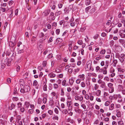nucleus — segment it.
Instances as JSON below:
<instances>
[{
  "instance_id": "16",
  "label": "nucleus",
  "mask_w": 125,
  "mask_h": 125,
  "mask_svg": "<svg viewBox=\"0 0 125 125\" xmlns=\"http://www.w3.org/2000/svg\"><path fill=\"white\" fill-rule=\"evenodd\" d=\"M75 111L76 112L80 113L81 112V110L79 109V107L75 108Z\"/></svg>"
},
{
  "instance_id": "38",
  "label": "nucleus",
  "mask_w": 125,
  "mask_h": 125,
  "mask_svg": "<svg viewBox=\"0 0 125 125\" xmlns=\"http://www.w3.org/2000/svg\"><path fill=\"white\" fill-rule=\"evenodd\" d=\"M104 80L109 81L110 80V79L107 77H105L104 78Z\"/></svg>"
},
{
  "instance_id": "19",
  "label": "nucleus",
  "mask_w": 125,
  "mask_h": 125,
  "mask_svg": "<svg viewBox=\"0 0 125 125\" xmlns=\"http://www.w3.org/2000/svg\"><path fill=\"white\" fill-rule=\"evenodd\" d=\"M109 93H112L114 91V88L113 87L110 88L109 89Z\"/></svg>"
},
{
  "instance_id": "46",
  "label": "nucleus",
  "mask_w": 125,
  "mask_h": 125,
  "mask_svg": "<svg viewBox=\"0 0 125 125\" xmlns=\"http://www.w3.org/2000/svg\"><path fill=\"white\" fill-rule=\"evenodd\" d=\"M21 82L22 83H20V86L21 88H22L23 86V84H24V81L23 80H22V81H21Z\"/></svg>"
},
{
  "instance_id": "27",
  "label": "nucleus",
  "mask_w": 125,
  "mask_h": 125,
  "mask_svg": "<svg viewBox=\"0 0 125 125\" xmlns=\"http://www.w3.org/2000/svg\"><path fill=\"white\" fill-rule=\"evenodd\" d=\"M62 12L61 11H59L56 12L55 13V15L57 16H58L62 13Z\"/></svg>"
},
{
  "instance_id": "59",
  "label": "nucleus",
  "mask_w": 125,
  "mask_h": 125,
  "mask_svg": "<svg viewBox=\"0 0 125 125\" xmlns=\"http://www.w3.org/2000/svg\"><path fill=\"white\" fill-rule=\"evenodd\" d=\"M20 92H21L22 93H24L26 92H25V91L24 90V88L22 89V88H21V90H20Z\"/></svg>"
},
{
  "instance_id": "48",
  "label": "nucleus",
  "mask_w": 125,
  "mask_h": 125,
  "mask_svg": "<svg viewBox=\"0 0 125 125\" xmlns=\"http://www.w3.org/2000/svg\"><path fill=\"white\" fill-rule=\"evenodd\" d=\"M81 82V79H78L76 80V83H77L79 84Z\"/></svg>"
},
{
  "instance_id": "31",
  "label": "nucleus",
  "mask_w": 125,
  "mask_h": 125,
  "mask_svg": "<svg viewBox=\"0 0 125 125\" xmlns=\"http://www.w3.org/2000/svg\"><path fill=\"white\" fill-rule=\"evenodd\" d=\"M107 85L108 87L110 88L113 87L112 86L113 85V84L111 83H108Z\"/></svg>"
},
{
  "instance_id": "61",
  "label": "nucleus",
  "mask_w": 125,
  "mask_h": 125,
  "mask_svg": "<svg viewBox=\"0 0 125 125\" xmlns=\"http://www.w3.org/2000/svg\"><path fill=\"white\" fill-rule=\"evenodd\" d=\"M18 107H21L22 105V104L21 102H19L17 104Z\"/></svg>"
},
{
  "instance_id": "32",
  "label": "nucleus",
  "mask_w": 125,
  "mask_h": 125,
  "mask_svg": "<svg viewBox=\"0 0 125 125\" xmlns=\"http://www.w3.org/2000/svg\"><path fill=\"white\" fill-rule=\"evenodd\" d=\"M36 38L35 37L33 36L31 40L32 42H35V41H36Z\"/></svg>"
},
{
  "instance_id": "9",
  "label": "nucleus",
  "mask_w": 125,
  "mask_h": 125,
  "mask_svg": "<svg viewBox=\"0 0 125 125\" xmlns=\"http://www.w3.org/2000/svg\"><path fill=\"white\" fill-rule=\"evenodd\" d=\"M116 57L118 58L120 61L121 63H123L125 60L124 59H123L119 56H118V57L117 56Z\"/></svg>"
},
{
  "instance_id": "2",
  "label": "nucleus",
  "mask_w": 125,
  "mask_h": 125,
  "mask_svg": "<svg viewBox=\"0 0 125 125\" xmlns=\"http://www.w3.org/2000/svg\"><path fill=\"white\" fill-rule=\"evenodd\" d=\"M67 104L68 106L69 107V110H72V106H71L72 104V102L71 101H68L67 102Z\"/></svg>"
},
{
  "instance_id": "54",
  "label": "nucleus",
  "mask_w": 125,
  "mask_h": 125,
  "mask_svg": "<svg viewBox=\"0 0 125 125\" xmlns=\"http://www.w3.org/2000/svg\"><path fill=\"white\" fill-rule=\"evenodd\" d=\"M7 81L8 83H10L11 82V79L10 78H8L7 79Z\"/></svg>"
},
{
  "instance_id": "41",
  "label": "nucleus",
  "mask_w": 125,
  "mask_h": 125,
  "mask_svg": "<svg viewBox=\"0 0 125 125\" xmlns=\"http://www.w3.org/2000/svg\"><path fill=\"white\" fill-rule=\"evenodd\" d=\"M91 8V7L90 6H89L87 7L85 9L86 12H87L88 10Z\"/></svg>"
},
{
  "instance_id": "50",
  "label": "nucleus",
  "mask_w": 125,
  "mask_h": 125,
  "mask_svg": "<svg viewBox=\"0 0 125 125\" xmlns=\"http://www.w3.org/2000/svg\"><path fill=\"white\" fill-rule=\"evenodd\" d=\"M68 24V22L67 21L64 22L63 23V25L64 26H67Z\"/></svg>"
},
{
  "instance_id": "55",
  "label": "nucleus",
  "mask_w": 125,
  "mask_h": 125,
  "mask_svg": "<svg viewBox=\"0 0 125 125\" xmlns=\"http://www.w3.org/2000/svg\"><path fill=\"white\" fill-rule=\"evenodd\" d=\"M115 105L116 106V108H121V105L119 104H116Z\"/></svg>"
},
{
  "instance_id": "4",
  "label": "nucleus",
  "mask_w": 125,
  "mask_h": 125,
  "mask_svg": "<svg viewBox=\"0 0 125 125\" xmlns=\"http://www.w3.org/2000/svg\"><path fill=\"white\" fill-rule=\"evenodd\" d=\"M115 70L113 68H111L110 70V72L112 73L110 75V76L111 77H113L115 75V73H114Z\"/></svg>"
},
{
  "instance_id": "64",
  "label": "nucleus",
  "mask_w": 125,
  "mask_h": 125,
  "mask_svg": "<svg viewBox=\"0 0 125 125\" xmlns=\"http://www.w3.org/2000/svg\"><path fill=\"white\" fill-rule=\"evenodd\" d=\"M100 67L99 66H98L96 67V70L97 72L99 70H100Z\"/></svg>"
},
{
  "instance_id": "17",
  "label": "nucleus",
  "mask_w": 125,
  "mask_h": 125,
  "mask_svg": "<svg viewBox=\"0 0 125 125\" xmlns=\"http://www.w3.org/2000/svg\"><path fill=\"white\" fill-rule=\"evenodd\" d=\"M118 70L119 72H120L121 73H124L125 71L124 69H122L121 68H118Z\"/></svg>"
},
{
  "instance_id": "53",
  "label": "nucleus",
  "mask_w": 125,
  "mask_h": 125,
  "mask_svg": "<svg viewBox=\"0 0 125 125\" xmlns=\"http://www.w3.org/2000/svg\"><path fill=\"white\" fill-rule=\"evenodd\" d=\"M47 86L46 85H45L43 87V90L44 91H47Z\"/></svg>"
},
{
  "instance_id": "20",
  "label": "nucleus",
  "mask_w": 125,
  "mask_h": 125,
  "mask_svg": "<svg viewBox=\"0 0 125 125\" xmlns=\"http://www.w3.org/2000/svg\"><path fill=\"white\" fill-rule=\"evenodd\" d=\"M15 107V105L13 104H12L10 107V106L9 107V109L10 110H12L13 108Z\"/></svg>"
},
{
  "instance_id": "58",
  "label": "nucleus",
  "mask_w": 125,
  "mask_h": 125,
  "mask_svg": "<svg viewBox=\"0 0 125 125\" xmlns=\"http://www.w3.org/2000/svg\"><path fill=\"white\" fill-rule=\"evenodd\" d=\"M38 69L40 71H41L43 69L42 67L40 66L38 67Z\"/></svg>"
},
{
  "instance_id": "14",
  "label": "nucleus",
  "mask_w": 125,
  "mask_h": 125,
  "mask_svg": "<svg viewBox=\"0 0 125 125\" xmlns=\"http://www.w3.org/2000/svg\"><path fill=\"white\" fill-rule=\"evenodd\" d=\"M101 91L100 90H98L96 92L95 94L97 96H99L101 94Z\"/></svg>"
},
{
  "instance_id": "52",
  "label": "nucleus",
  "mask_w": 125,
  "mask_h": 125,
  "mask_svg": "<svg viewBox=\"0 0 125 125\" xmlns=\"http://www.w3.org/2000/svg\"><path fill=\"white\" fill-rule=\"evenodd\" d=\"M55 71L56 73H59L61 71V70L59 69H56L55 70Z\"/></svg>"
},
{
  "instance_id": "47",
  "label": "nucleus",
  "mask_w": 125,
  "mask_h": 125,
  "mask_svg": "<svg viewBox=\"0 0 125 125\" xmlns=\"http://www.w3.org/2000/svg\"><path fill=\"white\" fill-rule=\"evenodd\" d=\"M95 10V9L94 8H93L92 9L90 10V12L91 13H94Z\"/></svg>"
},
{
  "instance_id": "40",
  "label": "nucleus",
  "mask_w": 125,
  "mask_h": 125,
  "mask_svg": "<svg viewBox=\"0 0 125 125\" xmlns=\"http://www.w3.org/2000/svg\"><path fill=\"white\" fill-rule=\"evenodd\" d=\"M58 87V86L57 84L54 83L53 84V87L55 89L57 88Z\"/></svg>"
},
{
  "instance_id": "25",
  "label": "nucleus",
  "mask_w": 125,
  "mask_h": 125,
  "mask_svg": "<svg viewBox=\"0 0 125 125\" xmlns=\"http://www.w3.org/2000/svg\"><path fill=\"white\" fill-rule=\"evenodd\" d=\"M12 100L13 101H17L19 100V98L17 97H13L12 98Z\"/></svg>"
},
{
  "instance_id": "56",
  "label": "nucleus",
  "mask_w": 125,
  "mask_h": 125,
  "mask_svg": "<svg viewBox=\"0 0 125 125\" xmlns=\"http://www.w3.org/2000/svg\"><path fill=\"white\" fill-rule=\"evenodd\" d=\"M118 76H119L120 78L122 79H123L124 77V76L123 75H119Z\"/></svg>"
},
{
  "instance_id": "62",
  "label": "nucleus",
  "mask_w": 125,
  "mask_h": 125,
  "mask_svg": "<svg viewBox=\"0 0 125 125\" xmlns=\"http://www.w3.org/2000/svg\"><path fill=\"white\" fill-rule=\"evenodd\" d=\"M61 81H62L61 80L59 79L57 80V82L58 84H60L61 83Z\"/></svg>"
},
{
  "instance_id": "5",
  "label": "nucleus",
  "mask_w": 125,
  "mask_h": 125,
  "mask_svg": "<svg viewBox=\"0 0 125 125\" xmlns=\"http://www.w3.org/2000/svg\"><path fill=\"white\" fill-rule=\"evenodd\" d=\"M74 21L73 18L71 19V20L70 21V25L71 26H74L75 24V22L74 21Z\"/></svg>"
},
{
  "instance_id": "43",
  "label": "nucleus",
  "mask_w": 125,
  "mask_h": 125,
  "mask_svg": "<svg viewBox=\"0 0 125 125\" xmlns=\"http://www.w3.org/2000/svg\"><path fill=\"white\" fill-rule=\"evenodd\" d=\"M29 103L26 102L25 103V105L26 106V107H28L29 106Z\"/></svg>"
},
{
  "instance_id": "60",
  "label": "nucleus",
  "mask_w": 125,
  "mask_h": 125,
  "mask_svg": "<svg viewBox=\"0 0 125 125\" xmlns=\"http://www.w3.org/2000/svg\"><path fill=\"white\" fill-rule=\"evenodd\" d=\"M52 37H50V39L48 41V42L50 43V42H52Z\"/></svg>"
},
{
  "instance_id": "18",
  "label": "nucleus",
  "mask_w": 125,
  "mask_h": 125,
  "mask_svg": "<svg viewBox=\"0 0 125 125\" xmlns=\"http://www.w3.org/2000/svg\"><path fill=\"white\" fill-rule=\"evenodd\" d=\"M100 87L102 88H104L105 87V84L104 82H103V83L101 84Z\"/></svg>"
},
{
  "instance_id": "51",
  "label": "nucleus",
  "mask_w": 125,
  "mask_h": 125,
  "mask_svg": "<svg viewBox=\"0 0 125 125\" xmlns=\"http://www.w3.org/2000/svg\"><path fill=\"white\" fill-rule=\"evenodd\" d=\"M47 62L46 61H44L42 63V65L43 67L45 66Z\"/></svg>"
},
{
  "instance_id": "23",
  "label": "nucleus",
  "mask_w": 125,
  "mask_h": 125,
  "mask_svg": "<svg viewBox=\"0 0 125 125\" xmlns=\"http://www.w3.org/2000/svg\"><path fill=\"white\" fill-rule=\"evenodd\" d=\"M64 94V93L63 91V90L62 88H61V95L62 96H63Z\"/></svg>"
},
{
  "instance_id": "42",
  "label": "nucleus",
  "mask_w": 125,
  "mask_h": 125,
  "mask_svg": "<svg viewBox=\"0 0 125 125\" xmlns=\"http://www.w3.org/2000/svg\"><path fill=\"white\" fill-rule=\"evenodd\" d=\"M60 30L59 29H57L56 30V34L57 35L59 34L60 32Z\"/></svg>"
},
{
  "instance_id": "11",
  "label": "nucleus",
  "mask_w": 125,
  "mask_h": 125,
  "mask_svg": "<svg viewBox=\"0 0 125 125\" xmlns=\"http://www.w3.org/2000/svg\"><path fill=\"white\" fill-rule=\"evenodd\" d=\"M84 101H83L82 102H81V104L82 103L81 105V106L83 108V109L85 110L86 109V105L85 104H83V102H84Z\"/></svg>"
},
{
  "instance_id": "34",
  "label": "nucleus",
  "mask_w": 125,
  "mask_h": 125,
  "mask_svg": "<svg viewBox=\"0 0 125 125\" xmlns=\"http://www.w3.org/2000/svg\"><path fill=\"white\" fill-rule=\"evenodd\" d=\"M47 100V99L46 98L44 97L42 99V101L43 103H44V104H45L46 103Z\"/></svg>"
},
{
  "instance_id": "8",
  "label": "nucleus",
  "mask_w": 125,
  "mask_h": 125,
  "mask_svg": "<svg viewBox=\"0 0 125 125\" xmlns=\"http://www.w3.org/2000/svg\"><path fill=\"white\" fill-rule=\"evenodd\" d=\"M118 62L117 60H114L113 62V66L114 67H116V65Z\"/></svg>"
},
{
  "instance_id": "44",
  "label": "nucleus",
  "mask_w": 125,
  "mask_h": 125,
  "mask_svg": "<svg viewBox=\"0 0 125 125\" xmlns=\"http://www.w3.org/2000/svg\"><path fill=\"white\" fill-rule=\"evenodd\" d=\"M74 81L72 79H70L69 80V83L71 84H72L73 83Z\"/></svg>"
},
{
  "instance_id": "45",
  "label": "nucleus",
  "mask_w": 125,
  "mask_h": 125,
  "mask_svg": "<svg viewBox=\"0 0 125 125\" xmlns=\"http://www.w3.org/2000/svg\"><path fill=\"white\" fill-rule=\"evenodd\" d=\"M42 102V99L40 98H39L38 101V103L39 104H40Z\"/></svg>"
},
{
  "instance_id": "26",
  "label": "nucleus",
  "mask_w": 125,
  "mask_h": 125,
  "mask_svg": "<svg viewBox=\"0 0 125 125\" xmlns=\"http://www.w3.org/2000/svg\"><path fill=\"white\" fill-rule=\"evenodd\" d=\"M110 104V102L109 101H107L104 104V105L106 106H108Z\"/></svg>"
},
{
  "instance_id": "36",
  "label": "nucleus",
  "mask_w": 125,
  "mask_h": 125,
  "mask_svg": "<svg viewBox=\"0 0 125 125\" xmlns=\"http://www.w3.org/2000/svg\"><path fill=\"white\" fill-rule=\"evenodd\" d=\"M99 36V35L98 34H96L93 37L96 40L98 38V36Z\"/></svg>"
},
{
  "instance_id": "28",
  "label": "nucleus",
  "mask_w": 125,
  "mask_h": 125,
  "mask_svg": "<svg viewBox=\"0 0 125 125\" xmlns=\"http://www.w3.org/2000/svg\"><path fill=\"white\" fill-rule=\"evenodd\" d=\"M38 84V82L36 80H34L33 83V86H35Z\"/></svg>"
},
{
  "instance_id": "3",
  "label": "nucleus",
  "mask_w": 125,
  "mask_h": 125,
  "mask_svg": "<svg viewBox=\"0 0 125 125\" xmlns=\"http://www.w3.org/2000/svg\"><path fill=\"white\" fill-rule=\"evenodd\" d=\"M24 88L26 92H28L30 90V89L29 86L28 85H25L24 87Z\"/></svg>"
},
{
  "instance_id": "49",
  "label": "nucleus",
  "mask_w": 125,
  "mask_h": 125,
  "mask_svg": "<svg viewBox=\"0 0 125 125\" xmlns=\"http://www.w3.org/2000/svg\"><path fill=\"white\" fill-rule=\"evenodd\" d=\"M66 82V81L65 80H64L62 82V85L64 86H66V85H65V83Z\"/></svg>"
},
{
  "instance_id": "13",
  "label": "nucleus",
  "mask_w": 125,
  "mask_h": 125,
  "mask_svg": "<svg viewBox=\"0 0 125 125\" xmlns=\"http://www.w3.org/2000/svg\"><path fill=\"white\" fill-rule=\"evenodd\" d=\"M114 104H112L110 105L109 107V110H112L114 108Z\"/></svg>"
},
{
  "instance_id": "63",
  "label": "nucleus",
  "mask_w": 125,
  "mask_h": 125,
  "mask_svg": "<svg viewBox=\"0 0 125 125\" xmlns=\"http://www.w3.org/2000/svg\"><path fill=\"white\" fill-rule=\"evenodd\" d=\"M123 95H125V89H123L121 91Z\"/></svg>"
},
{
  "instance_id": "1",
  "label": "nucleus",
  "mask_w": 125,
  "mask_h": 125,
  "mask_svg": "<svg viewBox=\"0 0 125 125\" xmlns=\"http://www.w3.org/2000/svg\"><path fill=\"white\" fill-rule=\"evenodd\" d=\"M75 99L76 100H78L80 101H81L83 99V97L81 95L80 96H75Z\"/></svg>"
},
{
  "instance_id": "57",
  "label": "nucleus",
  "mask_w": 125,
  "mask_h": 125,
  "mask_svg": "<svg viewBox=\"0 0 125 125\" xmlns=\"http://www.w3.org/2000/svg\"><path fill=\"white\" fill-rule=\"evenodd\" d=\"M24 52V50L23 49H21L18 52V53L19 54H21V53H23Z\"/></svg>"
},
{
  "instance_id": "33",
  "label": "nucleus",
  "mask_w": 125,
  "mask_h": 125,
  "mask_svg": "<svg viewBox=\"0 0 125 125\" xmlns=\"http://www.w3.org/2000/svg\"><path fill=\"white\" fill-rule=\"evenodd\" d=\"M118 124L119 125H124L123 122L122 121H118Z\"/></svg>"
},
{
  "instance_id": "30",
  "label": "nucleus",
  "mask_w": 125,
  "mask_h": 125,
  "mask_svg": "<svg viewBox=\"0 0 125 125\" xmlns=\"http://www.w3.org/2000/svg\"><path fill=\"white\" fill-rule=\"evenodd\" d=\"M105 52V50L104 49L102 50L100 52V53L102 54H104Z\"/></svg>"
},
{
  "instance_id": "21",
  "label": "nucleus",
  "mask_w": 125,
  "mask_h": 125,
  "mask_svg": "<svg viewBox=\"0 0 125 125\" xmlns=\"http://www.w3.org/2000/svg\"><path fill=\"white\" fill-rule=\"evenodd\" d=\"M45 27H47V28L49 29H50L51 28V26L49 24H45Z\"/></svg>"
},
{
  "instance_id": "22",
  "label": "nucleus",
  "mask_w": 125,
  "mask_h": 125,
  "mask_svg": "<svg viewBox=\"0 0 125 125\" xmlns=\"http://www.w3.org/2000/svg\"><path fill=\"white\" fill-rule=\"evenodd\" d=\"M81 85L82 87H84L86 86L85 84V82H83L81 83Z\"/></svg>"
},
{
  "instance_id": "37",
  "label": "nucleus",
  "mask_w": 125,
  "mask_h": 125,
  "mask_svg": "<svg viewBox=\"0 0 125 125\" xmlns=\"http://www.w3.org/2000/svg\"><path fill=\"white\" fill-rule=\"evenodd\" d=\"M91 3L90 0H87L86 2V4L87 5H89Z\"/></svg>"
},
{
  "instance_id": "10",
  "label": "nucleus",
  "mask_w": 125,
  "mask_h": 125,
  "mask_svg": "<svg viewBox=\"0 0 125 125\" xmlns=\"http://www.w3.org/2000/svg\"><path fill=\"white\" fill-rule=\"evenodd\" d=\"M56 75L55 74L52 73H51L49 74V76L51 78H53L55 77Z\"/></svg>"
},
{
  "instance_id": "39",
  "label": "nucleus",
  "mask_w": 125,
  "mask_h": 125,
  "mask_svg": "<svg viewBox=\"0 0 125 125\" xmlns=\"http://www.w3.org/2000/svg\"><path fill=\"white\" fill-rule=\"evenodd\" d=\"M84 97L87 100H88L89 98V96L88 94H86L84 95Z\"/></svg>"
},
{
  "instance_id": "6",
  "label": "nucleus",
  "mask_w": 125,
  "mask_h": 125,
  "mask_svg": "<svg viewBox=\"0 0 125 125\" xmlns=\"http://www.w3.org/2000/svg\"><path fill=\"white\" fill-rule=\"evenodd\" d=\"M116 112L117 113V114H116V116L118 117H120L121 115V113L120 111L118 109L117 110H116Z\"/></svg>"
},
{
  "instance_id": "35",
  "label": "nucleus",
  "mask_w": 125,
  "mask_h": 125,
  "mask_svg": "<svg viewBox=\"0 0 125 125\" xmlns=\"http://www.w3.org/2000/svg\"><path fill=\"white\" fill-rule=\"evenodd\" d=\"M83 41L82 40H80L77 42V43L80 45H82L83 43Z\"/></svg>"
},
{
  "instance_id": "12",
  "label": "nucleus",
  "mask_w": 125,
  "mask_h": 125,
  "mask_svg": "<svg viewBox=\"0 0 125 125\" xmlns=\"http://www.w3.org/2000/svg\"><path fill=\"white\" fill-rule=\"evenodd\" d=\"M79 77L80 78L81 80L82 81L85 78L84 75V74L80 75L79 76Z\"/></svg>"
},
{
  "instance_id": "7",
  "label": "nucleus",
  "mask_w": 125,
  "mask_h": 125,
  "mask_svg": "<svg viewBox=\"0 0 125 125\" xmlns=\"http://www.w3.org/2000/svg\"><path fill=\"white\" fill-rule=\"evenodd\" d=\"M119 34L120 36L122 38H125V34L121 32V31H119Z\"/></svg>"
},
{
  "instance_id": "15",
  "label": "nucleus",
  "mask_w": 125,
  "mask_h": 125,
  "mask_svg": "<svg viewBox=\"0 0 125 125\" xmlns=\"http://www.w3.org/2000/svg\"><path fill=\"white\" fill-rule=\"evenodd\" d=\"M119 42L122 45L125 42L124 40L122 39H119Z\"/></svg>"
},
{
  "instance_id": "29",
  "label": "nucleus",
  "mask_w": 125,
  "mask_h": 125,
  "mask_svg": "<svg viewBox=\"0 0 125 125\" xmlns=\"http://www.w3.org/2000/svg\"><path fill=\"white\" fill-rule=\"evenodd\" d=\"M119 56L123 59L125 60V54H122Z\"/></svg>"
},
{
  "instance_id": "24",
  "label": "nucleus",
  "mask_w": 125,
  "mask_h": 125,
  "mask_svg": "<svg viewBox=\"0 0 125 125\" xmlns=\"http://www.w3.org/2000/svg\"><path fill=\"white\" fill-rule=\"evenodd\" d=\"M86 64L87 65V70H90V69L91 67V64L89 63L88 64Z\"/></svg>"
}]
</instances>
